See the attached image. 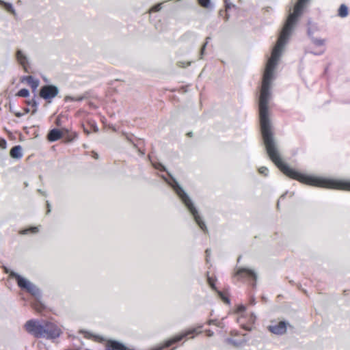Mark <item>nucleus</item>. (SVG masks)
Returning <instances> with one entry per match:
<instances>
[{
    "label": "nucleus",
    "instance_id": "a211bd4d",
    "mask_svg": "<svg viewBox=\"0 0 350 350\" xmlns=\"http://www.w3.org/2000/svg\"><path fill=\"white\" fill-rule=\"evenodd\" d=\"M38 232V227H30L29 228L24 229L20 232V234H27L29 232L36 234Z\"/></svg>",
    "mask_w": 350,
    "mask_h": 350
},
{
    "label": "nucleus",
    "instance_id": "c03bdc74",
    "mask_svg": "<svg viewBox=\"0 0 350 350\" xmlns=\"http://www.w3.org/2000/svg\"><path fill=\"white\" fill-rule=\"evenodd\" d=\"M208 39H209V38H208H208H206V42H205L204 44H208Z\"/></svg>",
    "mask_w": 350,
    "mask_h": 350
},
{
    "label": "nucleus",
    "instance_id": "7ed1b4c3",
    "mask_svg": "<svg viewBox=\"0 0 350 350\" xmlns=\"http://www.w3.org/2000/svg\"><path fill=\"white\" fill-rule=\"evenodd\" d=\"M26 331L36 338H42L44 332V321L29 320L25 325Z\"/></svg>",
    "mask_w": 350,
    "mask_h": 350
},
{
    "label": "nucleus",
    "instance_id": "9b49d317",
    "mask_svg": "<svg viewBox=\"0 0 350 350\" xmlns=\"http://www.w3.org/2000/svg\"><path fill=\"white\" fill-rule=\"evenodd\" d=\"M325 48L323 45H308L306 52L314 55H319L324 53Z\"/></svg>",
    "mask_w": 350,
    "mask_h": 350
},
{
    "label": "nucleus",
    "instance_id": "bb28decb",
    "mask_svg": "<svg viewBox=\"0 0 350 350\" xmlns=\"http://www.w3.org/2000/svg\"><path fill=\"white\" fill-rule=\"evenodd\" d=\"M245 306H243V305H240V306H238V308H237V313H240V312H242L245 311Z\"/></svg>",
    "mask_w": 350,
    "mask_h": 350
},
{
    "label": "nucleus",
    "instance_id": "2eb2a0df",
    "mask_svg": "<svg viewBox=\"0 0 350 350\" xmlns=\"http://www.w3.org/2000/svg\"><path fill=\"white\" fill-rule=\"evenodd\" d=\"M348 13V8L345 4H342L338 9V16L341 18H345L347 16Z\"/></svg>",
    "mask_w": 350,
    "mask_h": 350
},
{
    "label": "nucleus",
    "instance_id": "ddd939ff",
    "mask_svg": "<svg viewBox=\"0 0 350 350\" xmlns=\"http://www.w3.org/2000/svg\"><path fill=\"white\" fill-rule=\"evenodd\" d=\"M10 156L14 159H21L23 157L22 148L21 146H16L10 150Z\"/></svg>",
    "mask_w": 350,
    "mask_h": 350
},
{
    "label": "nucleus",
    "instance_id": "a878e982",
    "mask_svg": "<svg viewBox=\"0 0 350 350\" xmlns=\"http://www.w3.org/2000/svg\"><path fill=\"white\" fill-rule=\"evenodd\" d=\"M205 46H206V45H202V46L200 47V57L198 58L199 59L202 58V55L204 54Z\"/></svg>",
    "mask_w": 350,
    "mask_h": 350
},
{
    "label": "nucleus",
    "instance_id": "58836bf2",
    "mask_svg": "<svg viewBox=\"0 0 350 350\" xmlns=\"http://www.w3.org/2000/svg\"><path fill=\"white\" fill-rule=\"evenodd\" d=\"M188 36H190L191 38H194V36H193L192 33H189L185 34V35L184 36V38H187V37H188Z\"/></svg>",
    "mask_w": 350,
    "mask_h": 350
},
{
    "label": "nucleus",
    "instance_id": "37998d69",
    "mask_svg": "<svg viewBox=\"0 0 350 350\" xmlns=\"http://www.w3.org/2000/svg\"><path fill=\"white\" fill-rule=\"evenodd\" d=\"M224 4H227L228 3H230V0H224Z\"/></svg>",
    "mask_w": 350,
    "mask_h": 350
},
{
    "label": "nucleus",
    "instance_id": "473e14b6",
    "mask_svg": "<svg viewBox=\"0 0 350 350\" xmlns=\"http://www.w3.org/2000/svg\"><path fill=\"white\" fill-rule=\"evenodd\" d=\"M65 100L66 101H68V100H72V101H75V97H72L70 96H66L65 97Z\"/></svg>",
    "mask_w": 350,
    "mask_h": 350
},
{
    "label": "nucleus",
    "instance_id": "393cba45",
    "mask_svg": "<svg viewBox=\"0 0 350 350\" xmlns=\"http://www.w3.org/2000/svg\"><path fill=\"white\" fill-rule=\"evenodd\" d=\"M7 147V142L5 139H0V148L2 149H5Z\"/></svg>",
    "mask_w": 350,
    "mask_h": 350
},
{
    "label": "nucleus",
    "instance_id": "603ef678",
    "mask_svg": "<svg viewBox=\"0 0 350 350\" xmlns=\"http://www.w3.org/2000/svg\"><path fill=\"white\" fill-rule=\"evenodd\" d=\"M5 272H6L7 273H10L7 269H5Z\"/></svg>",
    "mask_w": 350,
    "mask_h": 350
},
{
    "label": "nucleus",
    "instance_id": "a18cd8bd",
    "mask_svg": "<svg viewBox=\"0 0 350 350\" xmlns=\"http://www.w3.org/2000/svg\"><path fill=\"white\" fill-rule=\"evenodd\" d=\"M254 319H255V317L253 314H252L251 320L254 321Z\"/></svg>",
    "mask_w": 350,
    "mask_h": 350
},
{
    "label": "nucleus",
    "instance_id": "2f4dec72",
    "mask_svg": "<svg viewBox=\"0 0 350 350\" xmlns=\"http://www.w3.org/2000/svg\"><path fill=\"white\" fill-rule=\"evenodd\" d=\"M206 333L207 336H208V337H211L213 336V332H212L210 329L206 330Z\"/></svg>",
    "mask_w": 350,
    "mask_h": 350
},
{
    "label": "nucleus",
    "instance_id": "4c0bfd02",
    "mask_svg": "<svg viewBox=\"0 0 350 350\" xmlns=\"http://www.w3.org/2000/svg\"><path fill=\"white\" fill-rule=\"evenodd\" d=\"M15 116H16V117H18V118H20V117H21V116H23V113H20V112H16V113H15Z\"/></svg>",
    "mask_w": 350,
    "mask_h": 350
},
{
    "label": "nucleus",
    "instance_id": "423d86ee",
    "mask_svg": "<svg viewBox=\"0 0 350 350\" xmlns=\"http://www.w3.org/2000/svg\"><path fill=\"white\" fill-rule=\"evenodd\" d=\"M58 93V88L53 85H44L41 88L40 91V96L45 100H50L55 98Z\"/></svg>",
    "mask_w": 350,
    "mask_h": 350
},
{
    "label": "nucleus",
    "instance_id": "4be33fe9",
    "mask_svg": "<svg viewBox=\"0 0 350 350\" xmlns=\"http://www.w3.org/2000/svg\"><path fill=\"white\" fill-rule=\"evenodd\" d=\"M161 8H162V3H158L155 5H154L152 8H151V9L150 10V12H159L161 10Z\"/></svg>",
    "mask_w": 350,
    "mask_h": 350
},
{
    "label": "nucleus",
    "instance_id": "1a4fd4ad",
    "mask_svg": "<svg viewBox=\"0 0 350 350\" xmlns=\"http://www.w3.org/2000/svg\"><path fill=\"white\" fill-rule=\"evenodd\" d=\"M206 277H207V282L209 284V286L211 287V288L214 291H215L218 295V296L222 299L224 302L226 304H229L230 300L224 296V295L220 291L217 290L215 286L213 279L209 276L208 272L206 273Z\"/></svg>",
    "mask_w": 350,
    "mask_h": 350
},
{
    "label": "nucleus",
    "instance_id": "09e8293b",
    "mask_svg": "<svg viewBox=\"0 0 350 350\" xmlns=\"http://www.w3.org/2000/svg\"><path fill=\"white\" fill-rule=\"evenodd\" d=\"M10 110L11 111H12V110H13V108H12L11 105L10 106Z\"/></svg>",
    "mask_w": 350,
    "mask_h": 350
},
{
    "label": "nucleus",
    "instance_id": "72a5a7b5",
    "mask_svg": "<svg viewBox=\"0 0 350 350\" xmlns=\"http://www.w3.org/2000/svg\"><path fill=\"white\" fill-rule=\"evenodd\" d=\"M155 167L157 168V169H159L161 170H165V167L163 165L160 164V163L158 164V166H156Z\"/></svg>",
    "mask_w": 350,
    "mask_h": 350
},
{
    "label": "nucleus",
    "instance_id": "f257e3e1",
    "mask_svg": "<svg viewBox=\"0 0 350 350\" xmlns=\"http://www.w3.org/2000/svg\"><path fill=\"white\" fill-rule=\"evenodd\" d=\"M164 180L172 187L174 190L177 196L179 197L182 202L187 207L191 215L193 216L194 221L198 225L200 228L205 233L208 232V229L205 222L203 221L202 217L198 213V211L196 208L193 202H192L190 197L184 191V189L180 186L178 183L171 176V181H168L165 178Z\"/></svg>",
    "mask_w": 350,
    "mask_h": 350
},
{
    "label": "nucleus",
    "instance_id": "ea45409f",
    "mask_svg": "<svg viewBox=\"0 0 350 350\" xmlns=\"http://www.w3.org/2000/svg\"><path fill=\"white\" fill-rule=\"evenodd\" d=\"M92 154H93V157L94 159H98V154L96 152H93Z\"/></svg>",
    "mask_w": 350,
    "mask_h": 350
},
{
    "label": "nucleus",
    "instance_id": "79ce46f5",
    "mask_svg": "<svg viewBox=\"0 0 350 350\" xmlns=\"http://www.w3.org/2000/svg\"><path fill=\"white\" fill-rule=\"evenodd\" d=\"M38 191L40 193H42V195H45V193L44 191H42L41 189H38Z\"/></svg>",
    "mask_w": 350,
    "mask_h": 350
},
{
    "label": "nucleus",
    "instance_id": "3c124183",
    "mask_svg": "<svg viewBox=\"0 0 350 350\" xmlns=\"http://www.w3.org/2000/svg\"><path fill=\"white\" fill-rule=\"evenodd\" d=\"M284 196H285V194H283L282 196H281L280 198H284Z\"/></svg>",
    "mask_w": 350,
    "mask_h": 350
},
{
    "label": "nucleus",
    "instance_id": "b1692460",
    "mask_svg": "<svg viewBox=\"0 0 350 350\" xmlns=\"http://www.w3.org/2000/svg\"><path fill=\"white\" fill-rule=\"evenodd\" d=\"M219 14L220 16H223L224 15H225V21H228V18H229V16L228 14H227V12L226 10H220L219 12Z\"/></svg>",
    "mask_w": 350,
    "mask_h": 350
},
{
    "label": "nucleus",
    "instance_id": "20e7f679",
    "mask_svg": "<svg viewBox=\"0 0 350 350\" xmlns=\"http://www.w3.org/2000/svg\"><path fill=\"white\" fill-rule=\"evenodd\" d=\"M44 332L42 338H55L62 334L61 328L55 323L50 321H44Z\"/></svg>",
    "mask_w": 350,
    "mask_h": 350
},
{
    "label": "nucleus",
    "instance_id": "49530a36",
    "mask_svg": "<svg viewBox=\"0 0 350 350\" xmlns=\"http://www.w3.org/2000/svg\"><path fill=\"white\" fill-rule=\"evenodd\" d=\"M317 44H323V41L319 40Z\"/></svg>",
    "mask_w": 350,
    "mask_h": 350
},
{
    "label": "nucleus",
    "instance_id": "7c9ffc66",
    "mask_svg": "<svg viewBox=\"0 0 350 350\" xmlns=\"http://www.w3.org/2000/svg\"><path fill=\"white\" fill-rule=\"evenodd\" d=\"M230 342L235 347H238V346L241 345V342H238L234 340H230Z\"/></svg>",
    "mask_w": 350,
    "mask_h": 350
},
{
    "label": "nucleus",
    "instance_id": "c9c22d12",
    "mask_svg": "<svg viewBox=\"0 0 350 350\" xmlns=\"http://www.w3.org/2000/svg\"><path fill=\"white\" fill-rule=\"evenodd\" d=\"M83 99V96L75 97V101H81Z\"/></svg>",
    "mask_w": 350,
    "mask_h": 350
},
{
    "label": "nucleus",
    "instance_id": "39448f33",
    "mask_svg": "<svg viewBox=\"0 0 350 350\" xmlns=\"http://www.w3.org/2000/svg\"><path fill=\"white\" fill-rule=\"evenodd\" d=\"M234 277L237 278L238 280L247 278L248 280L256 281L257 275L256 272L252 269L245 267H239L236 269L234 273Z\"/></svg>",
    "mask_w": 350,
    "mask_h": 350
},
{
    "label": "nucleus",
    "instance_id": "6e6552de",
    "mask_svg": "<svg viewBox=\"0 0 350 350\" xmlns=\"http://www.w3.org/2000/svg\"><path fill=\"white\" fill-rule=\"evenodd\" d=\"M16 57L18 63L23 66L24 70L28 72L29 59L25 53L18 49L16 53Z\"/></svg>",
    "mask_w": 350,
    "mask_h": 350
},
{
    "label": "nucleus",
    "instance_id": "a19ab883",
    "mask_svg": "<svg viewBox=\"0 0 350 350\" xmlns=\"http://www.w3.org/2000/svg\"><path fill=\"white\" fill-rule=\"evenodd\" d=\"M24 111H25V113H29V108H25V109H24Z\"/></svg>",
    "mask_w": 350,
    "mask_h": 350
},
{
    "label": "nucleus",
    "instance_id": "c85d7f7f",
    "mask_svg": "<svg viewBox=\"0 0 350 350\" xmlns=\"http://www.w3.org/2000/svg\"><path fill=\"white\" fill-rule=\"evenodd\" d=\"M206 253V262H208V258L211 255V250L209 249H206L205 251Z\"/></svg>",
    "mask_w": 350,
    "mask_h": 350
},
{
    "label": "nucleus",
    "instance_id": "4468645a",
    "mask_svg": "<svg viewBox=\"0 0 350 350\" xmlns=\"http://www.w3.org/2000/svg\"><path fill=\"white\" fill-rule=\"evenodd\" d=\"M0 5L3 6L4 8L8 11L10 13H11L14 16H16V11L14 9L12 5L10 3H7V2H5L2 0H0Z\"/></svg>",
    "mask_w": 350,
    "mask_h": 350
},
{
    "label": "nucleus",
    "instance_id": "f03ea898",
    "mask_svg": "<svg viewBox=\"0 0 350 350\" xmlns=\"http://www.w3.org/2000/svg\"><path fill=\"white\" fill-rule=\"evenodd\" d=\"M10 276L15 278L17 280L18 286L23 289H25L35 298L36 302L33 304V307L36 311L41 312L44 306L40 301L42 298L40 290L29 280L21 276L14 271H11L10 273Z\"/></svg>",
    "mask_w": 350,
    "mask_h": 350
},
{
    "label": "nucleus",
    "instance_id": "e433bc0d",
    "mask_svg": "<svg viewBox=\"0 0 350 350\" xmlns=\"http://www.w3.org/2000/svg\"><path fill=\"white\" fill-rule=\"evenodd\" d=\"M31 76H26V77H23L22 79H21V81L22 82H27V79L28 77H31Z\"/></svg>",
    "mask_w": 350,
    "mask_h": 350
},
{
    "label": "nucleus",
    "instance_id": "6ab92c4d",
    "mask_svg": "<svg viewBox=\"0 0 350 350\" xmlns=\"http://www.w3.org/2000/svg\"><path fill=\"white\" fill-rule=\"evenodd\" d=\"M29 90L23 88L17 92L16 96H21V97H27L29 96Z\"/></svg>",
    "mask_w": 350,
    "mask_h": 350
},
{
    "label": "nucleus",
    "instance_id": "c756f323",
    "mask_svg": "<svg viewBox=\"0 0 350 350\" xmlns=\"http://www.w3.org/2000/svg\"><path fill=\"white\" fill-rule=\"evenodd\" d=\"M208 325H212V324H214L217 326H219V323H217L216 320H210L208 321Z\"/></svg>",
    "mask_w": 350,
    "mask_h": 350
},
{
    "label": "nucleus",
    "instance_id": "f3484780",
    "mask_svg": "<svg viewBox=\"0 0 350 350\" xmlns=\"http://www.w3.org/2000/svg\"><path fill=\"white\" fill-rule=\"evenodd\" d=\"M198 3L204 8L211 9L213 8L211 0H198Z\"/></svg>",
    "mask_w": 350,
    "mask_h": 350
},
{
    "label": "nucleus",
    "instance_id": "0eeeda50",
    "mask_svg": "<svg viewBox=\"0 0 350 350\" xmlns=\"http://www.w3.org/2000/svg\"><path fill=\"white\" fill-rule=\"evenodd\" d=\"M288 326H290L288 322L281 321L280 322L272 323L268 326V329L274 334L282 335L286 332Z\"/></svg>",
    "mask_w": 350,
    "mask_h": 350
},
{
    "label": "nucleus",
    "instance_id": "f8f14e48",
    "mask_svg": "<svg viewBox=\"0 0 350 350\" xmlns=\"http://www.w3.org/2000/svg\"><path fill=\"white\" fill-rule=\"evenodd\" d=\"M62 136V132L56 129H52L48 134V139L50 142H55L60 139Z\"/></svg>",
    "mask_w": 350,
    "mask_h": 350
},
{
    "label": "nucleus",
    "instance_id": "8fccbe9b",
    "mask_svg": "<svg viewBox=\"0 0 350 350\" xmlns=\"http://www.w3.org/2000/svg\"><path fill=\"white\" fill-rule=\"evenodd\" d=\"M10 110L11 111H12V110H13V108H12L11 105L10 106Z\"/></svg>",
    "mask_w": 350,
    "mask_h": 350
},
{
    "label": "nucleus",
    "instance_id": "dca6fc26",
    "mask_svg": "<svg viewBox=\"0 0 350 350\" xmlns=\"http://www.w3.org/2000/svg\"><path fill=\"white\" fill-rule=\"evenodd\" d=\"M33 90L37 89L39 85V80L33 78V77H28L27 82Z\"/></svg>",
    "mask_w": 350,
    "mask_h": 350
},
{
    "label": "nucleus",
    "instance_id": "de8ad7c7",
    "mask_svg": "<svg viewBox=\"0 0 350 350\" xmlns=\"http://www.w3.org/2000/svg\"><path fill=\"white\" fill-rule=\"evenodd\" d=\"M251 304H255V302H254V299H252V300H251Z\"/></svg>",
    "mask_w": 350,
    "mask_h": 350
},
{
    "label": "nucleus",
    "instance_id": "9d476101",
    "mask_svg": "<svg viewBox=\"0 0 350 350\" xmlns=\"http://www.w3.org/2000/svg\"><path fill=\"white\" fill-rule=\"evenodd\" d=\"M106 350H126V348L122 343L110 340L106 344Z\"/></svg>",
    "mask_w": 350,
    "mask_h": 350
},
{
    "label": "nucleus",
    "instance_id": "412c9836",
    "mask_svg": "<svg viewBox=\"0 0 350 350\" xmlns=\"http://www.w3.org/2000/svg\"><path fill=\"white\" fill-rule=\"evenodd\" d=\"M258 170L259 174L264 176H267L268 175L269 170L267 167H266L265 166L259 167Z\"/></svg>",
    "mask_w": 350,
    "mask_h": 350
},
{
    "label": "nucleus",
    "instance_id": "f704fd0d",
    "mask_svg": "<svg viewBox=\"0 0 350 350\" xmlns=\"http://www.w3.org/2000/svg\"><path fill=\"white\" fill-rule=\"evenodd\" d=\"M46 206H47L46 214H49L51 212V206L48 201L46 202Z\"/></svg>",
    "mask_w": 350,
    "mask_h": 350
},
{
    "label": "nucleus",
    "instance_id": "5701e85b",
    "mask_svg": "<svg viewBox=\"0 0 350 350\" xmlns=\"http://www.w3.org/2000/svg\"><path fill=\"white\" fill-rule=\"evenodd\" d=\"M191 62H178V66H180V67H182V68H185L186 66H188L191 64Z\"/></svg>",
    "mask_w": 350,
    "mask_h": 350
},
{
    "label": "nucleus",
    "instance_id": "cd10ccee",
    "mask_svg": "<svg viewBox=\"0 0 350 350\" xmlns=\"http://www.w3.org/2000/svg\"><path fill=\"white\" fill-rule=\"evenodd\" d=\"M235 5L234 4H232V3H228L227 4H225V8H226V11L228 12V10H230L231 8H233L234 7Z\"/></svg>",
    "mask_w": 350,
    "mask_h": 350
},
{
    "label": "nucleus",
    "instance_id": "aec40b11",
    "mask_svg": "<svg viewBox=\"0 0 350 350\" xmlns=\"http://www.w3.org/2000/svg\"><path fill=\"white\" fill-rule=\"evenodd\" d=\"M27 104L29 105H31L33 107V109L31 112L32 114H35L37 112L38 103L35 100H31L27 101Z\"/></svg>",
    "mask_w": 350,
    "mask_h": 350
}]
</instances>
